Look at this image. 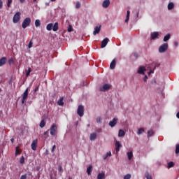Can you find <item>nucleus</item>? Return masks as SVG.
<instances>
[{
  "instance_id": "6e6552de",
  "label": "nucleus",
  "mask_w": 179,
  "mask_h": 179,
  "mask_svg": "<svg viewBox=\"0 0 179 179\" xmlns=\"http://www.w3.org/2000/svg\"><path fill=\"white\" fill-rule=\"evenodd\" d=\"M38 142V140L35 139L32 141L31 144V147L32 150H37V143Z\"/></svg>"
},
{
  "instance_id": "c85d7f7f",
  "label": "nucleus",
  "mask_w": 179,
  "mask_h": 179,
  "mask_svg": "<svg viewBox=\"0 0 179 179\" xmlns=\"http://www.w3.org/2000/svg\"><path fill=\"white\" fill-rule=\"evenodd\" d=\"M39 127H40L41 128H44V127H45V120H42L41 121V123H40V124H39Z\"/></svg>"
},
{
  "instance_id": "8fccbe9b",
  "label": "nucleus",
  "mask_w": 179,
  "mask_h": 179,
  "mask_svg": "<svg viewBox=\"0 0 179 179\" xmlns=\"http://www.w3.org/2000/svg\"><path fill=\"white\" fill-rule=\"evenodd\" d=\"M143 80L144 82H146L148 80V76H145Z\"/></svg>"
},
{
  "instance_id": "e2e57ef3",
  "label": "nucleus",
  "mask_w": 179,
  "mask_h": 179,
  "mask_svg": "<svg viewBox=\"0 0 179 179\" xmlns=\"http://www.w3.org/2000/svg\"><path fill=\"white\" fill-rule=\"evenodd\" d=\"M45 6H50V3H45Z\"/></svg>"
},
{
  "instance_id": "9d476101",
  "label": "nucleus",
  "mask_w": 179,
  "mask_h": 179,
  "mask_svg": "<svg viewBox=\"0 0 179 179\" xmlns=\"http://www.w3.org/2000/svg\"><path fill=\"white\" fill-rule=\"evenodd\" d=\"M111 85L110 84H104L101 88V92H106V90H110Z\"/></svg>"
},
{
  "instance_id": "f704fd0d",
  "label": "nucleus",
  "mask_w": 179,
  "mask_h": 179,
  "mask_svg": "<svg viewBox=\"0 0 179 179\" xmlns=\"http://www.w3.org/2000/svg\"><path fill=\"white\" fill-rule=\"evenodd\" d=\"M96 122L98 124H101L102 121H103V119L101 117H96Z\"/></svg>"
},
{
  "instance_id": "72a5a7b5",
  "label": "nucleus",
  "mask_w": 179,
  "mask_h": 179,
  "mask_svg": "<svg viewBox=\"0 0 179 179\" xmlns=\"http://www.w3.org/2000/svg\"><path fill=\"white\" fill-rule=\"evenodd\" d=\"M174 165H175L174 162H169L168 163V169H171V167H174Z\"/></svg>"
},
{
  "instance_id": "a878e982",
  "label": "nucleus",
  "mask_w": 179,
  "mask_h": 179,
  "mask_svg": "<svg viewBox=\"0 0 179 179\" xmlns=\"http://www.w3.org/2000/svg\"><path fill=\"white\" fill-rule=\"evenodd\" d=\"M58 29V22H55L52 27V30L53 31H57Z\"/></svg>"
},
{
  "instance_id": "e433bc0d",
  "label": "nucleus",
  "mask_w": 179,
  "mask_h": 179,
  "mask_svg": "<svg viewBox=\"0 0 179 179\" xmlns=\"http://www.w3.org/2000/svg\"><path fill=\"white\" fill-rule=\"evenodd\" d=\"M31 72V68L29 67L28 71H27L26 76L27 78L30 75V73Z\"/></svg>"
},
{
  "instance_id": "37998d69",
  "label": "nucleus",
  "mask_w": 179,
  "mask_h": 179,
  "mask_svg": "<svg viewBox=\"0 0 179 179\" xmlns=\"http://www.w3.org/2000/svg\"><path fill=\"white\" fill-rule=\"evenodd\" d=\"M80 8V3L77 2L76 4V8L79 9Z\"/></svg>"
},
{
  "instance_id": "ddd939ff",
  "label": "nucleus",
  "mask_w": 179,
  "mask_h": 179,
  "mask_svg": "<svg viewBox=\"0 0 179 179\" xmlns=\"http://www.w3.org/2000/svg\"><path fill=\"white\" fill-rule=\"evenodd\" d=\"M145 71H146V69H145L143 66H141L138 70V73H140L141 75H145Z\"/></svg>"
},
{
  "instance_id": "5fc2aeb1",
  "label": "nucleus",
  "mask_w": 179,
  "mask_h": 179,
  "mask_svg": "<svg viewBox=\"0 0 179 179\" xmlns=\"http://www.w3.org/2000/svg\"><path fill=\"white\" fill-rule=\"evenodd\" d=\"M3 2L1 0H0V9L2 8Z\"/></svg>"
},
{
  "instance_id": "a211bd4d",
  "label": "nucleus",
  "mask_w": 179,
  "mask_h": 179,
  "mask_svg": "<svg viewBox=\"0 0 179 179\" xmlns=\"http://www.w3.org/2000/svg\"><path fill=\"white\" fill-rule=\"evenodd\" d=\"M92 171H93V166L90 165L89 167L87 168V173L88 176L92 174Z\"/></svg>"
},
{
  "instance_id": "09e8293b",
  "label": "nucleus",
  "mask_w": 179,
  "mask_h": 179,
  "mask_svg": "<svg viewBox=\"0 0 179 179\" xmlns=\"http://www.w3.org/2000/svg\"><path fill=\"white\" fill-rule=\"evenodd\" d=\"M58 171H59V173H61V171H62V166H59Z\"/></svg>"
},
{
  "instance_id": "f257e3e1",
  "label": "nucleus",
  "mask_w": 179,
  "mask_h": 179,
  "mask_svg": "<svg viewBox=\"0 0 179 179\" xmlns=\"http://www.w3.org/2000/svg\"><path fill=\"white\" fill-rule=\"evenodd\" d=\"M30 23H31V19L30 17H26L22 24V29H26L28 26H30Z\"/></svg>"
},
{
  "instance_id": "412c9836",
  "label": "nucleus",
  "mask_w": 179,
  "mask_h": 179,
  "mask_svg": "<svg viewBox=\"0 0 179 179\" xmlns=\"http://www.w3.org/2000/svg\"><path fill=\"white\" fill-rule=\"evenodd\" d=\"M103 178H106V173H99L97 176V179H103Z\"/></svg>"
},
{
  "instance_id": "bb28decb",
  "label": "nucleus",
  "mask_w": 179,
  "mask_h": 179,
  "mask_svg": "<svg viewBox=\"0 0 179 179\" xmlns=\"http://www.w3.org/2000/svg\"><path fill=\"white\" fill-rule=\"evenodd\" d=\"M58 106H64V97L60 98L57 101Z\"/></svg>"
},
{
  "instance_id": "f03ea898",
  "label": "nucleus",
  "mask_w": 179,
  "mask_h": 179,
  "mask_svg": "<svg viewBox=\"0 0 179 179\" xmlns=\"http://www.w3.org/2000/svg\"><path fill=\"white\" fill-rule=\"evenodd\" d=\"M57 131L58 128L57 127V125L53 124L50 127V135L52 136H55L57 135Z\"/></svg>"
},
{
  "instance_id": "680f3d73",
  "label": "nucleus",
  "mask_w": 179,
  "mask_h": 179,
  "mask_svg": "<svg viewBox=\"0 0 179 179\" xmlns=\"http://www.w3.org/2000/svg\"><path fill=\"white\" fill-rule=\"evenodd\" d=\"M176 117H177V118H178V119H179V112H178V113H177V114H176Z\"/></svg>"
},
{
  "instance_id": "f3484780",
  "label": "nucleus",
  "mask_w": 179,
  "mask_h": 179,
  "mask_svg": "<svg viewBox=\"0 0 179 179\" xmlns=\"http://www.w3.org/2000/svg\"><path fill=\"white\" fill-rule=\"evenodd\" d=\"M103 8H107L110 6V0H105L102 3Z\"/></svg>"
},
{
  "instance_id": "6e6d98bb",
  "label": "nucleus",
  "mask_w": 179,
  "mask_h": 179,
  "mask_svg": "<svg viewBox=\"0 0 179 179\" xmlns=\"http://www.w3.org/2000/svg\"><path fill=\"white\" fill-rule=\"evenodd\" d=\"M37 91H38V86H37V87L35 88V90H34V92H37Z\"/></svg>"
},
{
  "instance_id": "4c0bfd02",
  "label": "nucleus",
  "mask_w": 179,
  "mask_h": 179,
  "mask_svg": "<svg viewBox=\"0 0 179 179\" xmlns=\"http://www.w3.org/2000/svg\"><path fill=\"white\" fill-rule=\"evenodd\" d=\"M153 135V130L148 131V136H152Z\"/></svg>"
},
{
  "instance_id": "58836bf2",
  "label": "nucleus",
  "mask_w": 179,
  "mask_h": 179,
  "mask_svg": "<svg viewBox=\"0 0 179 179\" xmlns=\"http://www.w3.org/2000/svg\"><path fill=\"white\" fill-rule=\"evenodd\" d=\"M20 163L21 164H23V163H24V157L22 156L21 158L20 159Z\"/></svg>"
},
{
  "instance_id": "aec40b11",
  "label": "nucleus",
  "mask_w": 179,
  "mask_h": 179,
  "mask_svg": "<svg viewBox=\"0 0 179 179\" xmlns=\"http://www.w3.org/2000/svg\"><path fill=\"white\" fill-rule=\"evenodd\" d=\"M119 138H122V136H125V131L122 129H120L118 132Z\"/></svg>"
},
{
  "instance_id": "423d86ee",
  "label": "nucleus",
  "mask_w": 179,
  "mask_h": 179,
  "mask_svg": "<svg viewBox=\"0 0 179 179\" xmlns=\"http://www.w3.org/2000/svg\"><path fill=\"white\" fill-rule=\"evenodd\" d=\"M19 20H20V13L17 12L14 15L13 22V23H17Z\"/></svg>"
},
{
  "instance_id": "2eb2a0df",
  "label": "nucleus",
  "mask_w": 179,
  "mask_h": 179,
  "mask_svg": "<svg viewBox=\"0 0 179 179\" xmlns=\"http://www.w3.org/2000/svg\"><path fill=\"white\" fill-rule=\"evenodd\" d=\"M96 138H97V134L96 133H92L90 136V141H96Z\"/></svg>"
},
{
  "instance_id": "bf43d9fd",
  "label": "nucleus",
  "mask_w": 179,
  "mask_h": 179,
  "mask_svg": "<svg viewBox=\"0 0 179 179\" xmlns=\"http://www.w3.org/2000/svg\"><path fill=\"white\" fill-rule=\"evenodd\" d=\"M134 57H135L136 58H138V53H134Z\"/></svg>"
},
{
  "instance_id": "4be33fe9",
  "label": "nucleus",
  "mask_w": 179,
  "mask_h": 179,
  "mask_svg": "<svg viewBox=\"0 0 179 179\" xmlns=\"http://www.w3.org/2000/svg\"><path fill=\"white\" fill-rule=\"evenodd\" d=\"M159 36V32H153L151 34V38L152 40H155V38H157V37Z\"/></svg>"
},
{
  "instance_id": "ea45409f",
  "label": "nucleus",
  "mask_w": 179,
  "mask_h": 179,
  "mask_svg": "<svg viewBox=\"0 0 179 179\" xmlns=\"http://www.w3.org/2000/svg\"><path fill=\"white\" fill-rule=\"evenodd\" d=\"M176 155H178L179 153V144H177L176 146Z\"/></svg>"
},
{
  "instance_id": "6ab92c4d",
  "label": "nucleus",
  "mask_w": 179,
  "mask_h": 179,
  "mask_svg": "<svg viewBox=\"0 0 179 179\" xmlns=\"http://www.w3.org/2000/svg\"><path fill=\"white\" fill-rule=\"evenodd\" d=\"M53 26H54V24H53V23L48 24L47 26H46V29H47L48 31H51V30H52Z\"/></svg>"
},
{
  "instance_id": "473e14b6",
  "label": "nucleus",
  "mask_w": 179,
  "mask_h": 179,
  "mask_svg": "<svg viewBox=\"0 0 179 179\" xmlns=\"http://www.w3.org/2000/svg\"><path fill=\"white\" fill-rule=\"evenodd\" d=\"M145 178L147 179H152V176L149 175V172L146 171L145 173Z\"/></svg>"
},
{
  "instance_id": "c9c22d12",
  "label": "nucleus",
  "mask_w": 179,
  "mask_h": 179,
  "mask_svg": "<svg viewBox=\"0 0 179 179\" xmlns=\"http://www.w3.org/2000/svg\"><path fill=\"white\" fill-rule=\"evenodd\" d=\"M8 64L9 65H13L15 64V61H13V58L9 59Z\"/></svg>"
},
{
  "instance_id": "864d4df0",
  "label": "nucleus",
  "mask_w": 179,
  "mask_h": 179,
  "mask_svg": "<svg viewBox=\"0 0 179 179\" xmlns=\"http://www.w3.org/2000/svg\"><path fill=\"white\" fill-rule=\"evenodd\" d=\"M106 155H107L108 157V156H111V152H108L106 153Z\"/></svg>"
},
{
  "instance_id": "69168bd1",
  "label": "nucleus",
  "mask_w": 179,
  "mask_h": 179,
  "mask_svg": "<svg viewBox=\"0 0 179 179\" xmlns=\"http://www.w3.org/2000/svg\"><path fill=\"white\" fill-rule=\"evenodd\" d=\"M47 133H48L47 131H45L44 135H47Z\"/></svg>"
},
{
  "instance_id": "79ce46f5",
  "label": "nucleus",
  "mask_w": 179,
  "mask_h": 179,
  "mask_svg": "<svg viewBox=\"0 0 179 179\" xmlns=\"http://www.w3.org/2000/svg\"><path fill=\"white\" fill-rule=\"evenodd\" d=\"M124 179H131V174L128 173L125 175Z\"/></svg>"
},
{
  "instance_id": "338daca9",
  "label": "nucleus",
  "mask_w": 179,
  "mask_h": 179,
  "mask_svg": "<svg viewBox=\"0 0 179 179\" xmlns=\"http://www.w3.org/2000/svg\"><path fill=\"white\" fill-rule=\"evenodd\" d=\"M51 2H55L56 0H50Z\"/></svg>"
},
{
  "instance_id": "49530a36",
  "label": "nucleus",
  "mask_w": 179,
  "mask_h": 179,
  "mask_svg": "<svg viewBox=\"0 0 179 179\" xmlns=\"http://www.w3.org/2000/svg\"><path fill=\"white\" fill-rule=\"evenodd\" d=\"M72 26L71 25H69V27H68V31L69 33H71V31H72Z\"/></svg>"
},
{
  "instance_id": "a19ab883",
  "label": "nucleus",
  "mask_w": 179,
  "mask_h": 179,
  "mask_svg": "<svg viewBox=\"0 0 179 179\" xmlns=\"http://www.w3.org/2000/svg\"><path fill=\"white\" fill-rule=\"evenodd\" d=\"M33 47V40H31L28 45V48H31Z\"/></svg>"
},
{
  "instance_id": "5701e85b",
  "label": "nucleus",
  "mask_w": 179,
  "mask_h": 179,
  "mask_svg": "<svg viewBox=\"0 0 179 179\" xmlns=\"http://www.w3.org/2000/svg\"><path fill=\"white\" fill-rule=\"evenodd\" d=\"M22 153V150H20L19 146H17L15 148V156H17L18 155H20Z\"/></svg>"
},
{
  "instance_id": "de8ad7c7",
  "label": "nucleus",
  "mask_w": 179,
  "mask_h": 179,
  "mask_svg": "<svg viewBox=\"0 0 179 179\" xmlns=\"http://www.w3.org/2000/svg\"><path fill=\"white\" fill-rule=\"evenodd\" d=\"M55 148H57V146L55 145H54L52 146V150H51L52 153H54V152H55Z\"/></svg>"
},
{
  "instance_id": "052dcab7",
  "label": "nucleus",
  "mask_w": 179,
  "mask_h": 179,
  "mask_svg": "<svg viewBox=\"0 0 179 179\" xmlns=\"http://www.w3.org/2000/svg\"><path fill=\"white\" fill-rule=\"evenodd\" d=\"M26 0H20V3H23Z\"/></svg>"
},
{
  "instance_id": "1a4fd4ad",
  "label": "nucleus",
  "mask_w": 179,
  "mask_h": 179,
  "mask_svg": "<svg viewBox=\"0 0 179 179\" xmlns=\"http://www.w3.org/2000/svg\"><path fill=\"white\" fill-rule=\"evenodd\" d=\"M108 41H110V40L108 39V38H105L101 41V48H105V47H107V44H108Z\"/></svg>"
},
{
  "instance_id": "c03bdc74",
  "label": "nucleus",
  "mask_w": 179,
  "mask_h": 179,
  "mask_svg": "<svg viewBox=\"0 0 179 179\" xmlns=\"http://www.w3.org/2000/svg\"><path fill=\"white\" fill-rule=\"evenodd\" d=\"M10 3H12V0H8V3H7L8 8H10Z\"/></svg>"
},
{
  "instance_id": "7ed1b4c3",
  "label": "nucleus",
  "mask_w": 179,
  "mask_h": 179,
  "mask_svg": "<svg viewBox=\"0 0 179 179\" xmlns=\"http://www.w3.org/2000/svg\"><path fill=\"white\" fill-rule=\"evenodd\" d=\"M85 113V107L82 105H79L77 109V113L79 115L80 117H83V114Z\"/></svg>"
},
{
  "instance_id": "3c124183",
  "label": "nucleus",
  "mask_w": 179,
  "mask_h": 179,
  "mask_svg": "<svg viewBox=\"0 0 179 179\" xmlns=\"http://www.w3.org/2000/svg\"><path fill=\"white\" fill-rule=\"evenodd\" d=\"M174 45H175V47H178V42L175 41L174 42Z\"/></svg>"
},
{
  "instance_id": "f8f14e48",
  "label": "nucleus",
  "mask_w": 179,
  "mask_h": 179,
  "mask_svg": "<svg viewBox=\"0 0 179 179\" xmlns=\"http://www.w3.org/2000/svg\"><path fill=\"white\" fill-rule=\"evenodd\" d=\"M122 148V145L120 143V141H116L115 143V150L116 152H120V149Z\"/></svg>"
},
{
  "instance_id": "b1692460",
  "label": "nucleus",
  "mask_w": 179,
  "mask_h": 179,
  "mask_svg": "<svg viewBox=\"0 0 179 179\" xmlns=\"http://www.w3.org/2000/svg\"><path fill=\"white\" fill-rule=\"evenodd\" d=\"M172 9H174V3L171 2L168 4V10H171Z\"/></svg>"
},
{
  "instance_id": "4468645a",
  "label": "nucleus",
  "mask_w": 179,
  "mask_h": 179,
  "mask_svg": "<svg viewBox=\"0 0 179 179\" xmlns=\"http://www.w3.org/2000/svg\"><path fill=\"white\" fill-rule=\"evenodd\" d=\"M117 65V63L115 62V59H114L113 60H112L110 64V68L111 69H115V66Z\"/></svg>"
},
{
  "instance_id": "774afa93",
  "label": "nucleus",
  "mask_w": 179,
  "mask_h": 179,
  "mask_svg": "<svg viewBox=\"0 0 179 179\" xmlns=\"http://www.w3.org/2000/svg\"><path fill=\"white\" fill-rule=\"evenodd\" d=\"M50 179H52V175H50Z\"/></svg>"
},
{
  "instance_id": "39448f33",
  "label": "nucleus",
  "mask_w": 179,
  "mask_h": 179,
  "mask_svg": "<svg viewBox=\"0 0 179 179\" xmlns=\"http://www.w3.org/2000/svg\"><path fill=\"white\" fill-rule=\"evenodd\" d=\"M167 48H169V45L167 43H164L159 48V52H166L167 51Z\"/></svg>"
},
{
  "instance_id": "20e7f679",
  "label": "nucleus",
  "mask_w": 179,
  "mask_h": 179,
  "mask_svg": "<svg viewBox=\"0 0 179 179\" xmlns=\"http://www.w3.org/2000/svg\"><path fill=\"white\" fill-rule=\"evenodd\" d=\"M28 96H29V88H27L22 94V99L21 101L22 104H24V102L26 101V99H27Z\"/></svg>"
},
{
  "instance_id": "dca6fc26",
  "label": "nucleus",
  "mask_w": 179,
  "mask_h": 179,
  "mask_svg": "<svg viewBox=\"0 0 179 179\" xmlns=\"http://www.w3.org/2000/svg\"><path fill=\"white\" fill-rule=\"evenodd\" d=\"M6 64V57H3L0 59V66H3Z\"/></svg>"
},
{
  "instance_id": "13d9d810",
  "label": "nucleus",
  "mask_w": 179,
  "mask_h": 179,
  "mask_svg": "<svg viewBox=\"0 0 179 179\" xmlns=\"http://www.w3.org/2000/svg\"><path fill=\"white\" fill-rule=\"evenodd\" d=\"M10 141H11L12 143H13V142H15V138H11Z\"/></svg>"
},
{
  "instance_id": "2f4dec72",
  "label": "nucleus",
  "mask_w": 179,
  "mask_h": 179,
  "mask_svg": "<svg viewBox=\"0 0 179 179\" xmlns=\"http://www.w3.org/2000/svg\"><path fill=\"white\" fill-rule=\"evenodd\" d=\"M35 26L36 27H39V26H41V22H40V20H36Z\"/></svg>"
},
{
  "instance_id": "c756f323",
  "label": "nucleus",
  "mask_w": 179,
  "mask_h": 179,
  "mask_svg": "<svg viewBox=\"0 0 179 179\" xmlns=\"http://www.w3.org/2000/svg\"><path fill=\"white\" fill-rule=\"evenodd\" d=\"M131 14V12L129 10H127V17L125 19V22L128 23V21L129 20V15Z\"/></svg>"
},
{
  "instance_id": "393cba45",
  "label": "nucleus",
  "mask_w": 179,
  "mask_h": 179,
  "mask_svg": "<svg viewBox=\"0 0 179 179\" xmlns=\"http://www.w3.org/2000/svg\"><path fill=\"white\" fill-rule=\"evenodd\" d=\"M127 157H128V159L131 160V159H132V157H134V152H132V151L128 152Z\"/></svg>"
},
{
  "instance_id": "4d7b16f0",
  "label": "nucleus",
  "mask_w": 179,
  "mask_h": 179,
  "mask_svg": "<svg viewBox=\"0 0 179 179\" xmlns=\"http://www.w3.org/2000/svg\"><path fill=\"white\" fill-rule=\"evenodd\" d=\"M153 71L152 70H151V71H150L149 72H148V75H150V73H153Z\"/></svg>"
},
{
  "instance_id": "0eeeda50",
  "label": "nucleus",
  "mask_w": 179,
  "mask_h": 179,
  "mask_svg": "<svg viewBox=\"0 0 179 179\" xmlns=\"http://www.w3.org/2000/svg\"><path fill=\"white\" fill-rule=\"evenodd\" d=\"M117 121L118 119L117 117H114L113 120L109 122V127H111V128H114V127L117 125Z\"/></svg>"
},
{
  "instance_id": "9b49d317",
  "label": "nucleus",
  "mask_w": 179,
  "mask_h": 179,
  "mask_svg": "<svg viewBox=\"0 0 179 179\" xmlns=\"http://www.w3.org/2000/svg\"><path fill=\"white\" fill-rule=\"evenodd\" d=\"M100 30H101V25L95 27L93 32L94 36L99 34V33H100Z\"/></svg>"
},
{
  "instance_id": "0e129e2a",
  "label": "nucleus",
  "mask_w": 179,
  "mask_h": 179,
  "mask_svg": "<svg viewBox=\"0 0 179 179\" xmlns=\"http://www.w3.org/2000/svg\"><path fill=\"white\" fill-rule=\"evenodd\" d=\"M36 2H37V0H33L34 3H36Z\"/></svg>"
},
{
  "instance_id": "7c9ffc66",
  "label": "nucleus",
  "mask_w": 179,
  "mask_h": 179,
  "mask_svg": "<svg viewBox=\"0 0 179 179\" xmlns=\"http://www.w3.org/2000/svg\"><path fill=\"white\" fill-rule=\"evenodd\" d=\"M143 132H145V129L140 128V129H138L137 134L138 135H141V134H143Z\"/></svg>"
},
{
  "instance_id": "cd10ccee",
  "label": "nucleus",
  "mask_w": 179,
  "mask_h": 179,
  "mask_svg": "<svg viewBox=\"0 0 179 179\" xmlns=\"http://www.w3.org/2000/svg\"><path fill=\"white\" fill-rule=\"evenodd\" d=\"M170 37H171V35L170 34H168L164 36V41H169V40H170Z\"/></svg>"
},
{
  "instance_id": "a18cd8bd",
  "label": "nucleus",
  "mask_w": 179,
  "mask_h": 179,
  "mask_svg": "<svg viewBox=\"0 0 179 179\" xmlns=\"http://www.w3.org/2000/svg\"><path fill=\"white\" fill-rule=\"evenodd\" d=\"M96 131L98 132L99 134H100V133L103 132V129L102 128L97 129L96 130Z\"/></svg>"
},
{
  "instance_id": "603ef678",
  "label": "nucleus",
  "mask_w": 179,
  "mask_h": 179,
  "mask_svg": "<svg viewBox=\"0 0 179 179\" xmlns=\"http://www.w3.org/2000/svg\"><path fill=\"white\" fill-rule=\"evenodd\" d=\"M107 155H106H106H103V160H106V159H107Z\"/></svg>"
}]
</instances>
